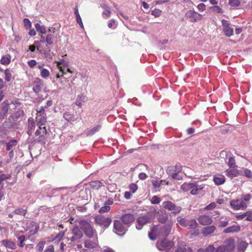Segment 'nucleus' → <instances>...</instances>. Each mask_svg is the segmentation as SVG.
<instances>
[{
  "instance_id": "54",
  "label": "nucleus",
  "mask_w": 252,
  "mask_h": 252,
  "mask_svg": "<svg viewBox=\"0 0 252 252\" xmlns=\"http://www.w3.org/2000/svg\"><path fill=\"white\" fill-rule=\"evenodd\" d=\"M161 13V11L158 10V9H155L152 11V14L155 17H159Z\"/></svg>"
},
{
  "instance_id": "61",
  "label": "nucleus",
  "mask_w": 252,
  "mask_h": 252,
  "mask_svg": "<svg viewBox=\"0 0 252 252\" xmlns=\"http://www.w3.org/2000/svg\"><path fill=\"white\" fill-rule=\"evenodd\" d=\"M76 21L77 23L82 28H84V26L82 21L80 15L76 17Z\"/></svg>"
},
{
  "instance_id": "7",
  "label": "nucleus",
  "mask_w": 252,
  "mask_h": 252,
  "mask_svg": "<svg viewBox=\"0 0 252 252\" xmlns=\"http://www.w3.org/2000/svg\"><path fill=\"white\" fill-rule=\"evenodd\" d=\"M230 206L233 209L235 210H245L248 205L244 201L241 199H233L230 202Z\"/></svg>"
},
{
  "instance_id": "33",
  "label": "nucleus",
  "mask_w": 252,
  "mask_h": 252,
  "mask_svg": "<svg viewBox=\"0 0 252 252\" xmlns=\"http://www.w3.org/2000/svg\"><path fill=\"white\" fill-rule=\"evenodd\" d=\"M57 64V67L58 68L59 66H62L63 67H68L69 65V62L66 61L64 58H62L58 61L55 62Z\"/></svg>"
},
{
  "instance_id": "39",
  "label": "nucleus",
  "mask_w": 252,
  "mask_h": 252,
  "mask_svg": "<svg viewBox=\"0 0 252 252\" xmlns=\"http://www.w3.org/2000/svg\"><path fill=\"white\" fill-rule=\"evenodd\" d=\"M11 176L10 174H2L0 172V185L5 180L9 179L11 178Z\"/></svg>"
},
{
  "instance_id": "10",
  "label": "nucleus",
  "mask_w": 252,
  "mask_h": 252,
  "mask_svg": "<svg viewBox=\"0 0 252 252\" xmlns=\"http://www.w3.org/2000/svg\"><path fill=\"white\" fill-rule=\"evenodd\" d=\"M221 24L225 34L228 37L232 36L233 34V29L230 27V22L228 21L222 20Z\"/></svg>"
},
{
  "instance_id": "15",
  "label": "nucleus",
  "mask_w": 252,
  "mask_h": 252,
  "mask_svg": "<svg viewBox=\"0 0 252 252\" xmlns=\"http://www.w3.org/2000/svg\"><path fill=\"white\" fill-rule=\"evenodd\" d=\"M225 173L226 175L230 178H234L240 175V169L237 167L227 169L225 170Z\"/></svg>"
},
{
  "instance_id": "58",
  "label": "nucleus",
  "mask_w": 252,
  "mask_h": 252,
  "mask_svg": "<svg viewBox=\"0 0 252 252\" xmlns=\"http://www.w3.org/2000/svg\"><path fill=\"white\" fill-rule=\"evenodd\" d=\"M216 203L215 202H212V203H210V204H209L208 205H207L205 207V209L211 210V209H213L216 208Z\"/></svg>"
},
{
  "instance_id": "23",
  "label": "nucleus",
  "mask_w": 252,
  "mask_h": 252,
  "mask_svg": "<svg viewBox=\"0 0 252 252\" xmlns=\"http://www.w3.org/2000/svg\"><path fill=\"white\" fill-rule=\"evenodd\" d=\"M198 223L194 219L187 220L185 227L190 229H195L198 227Z\"/></svg>"
},
{
  "instance_id": "48",
  "label": "nucleus",
  "mask_w": 252,
  "mask_h": 252,
  "mask_svg": "<svg viewBox=\"0 0 252 252\" xmlns=\"http://www.w3.org/2000/svg\"><path fill=\"white\" fill-rule=\"evenodd\" d=\"M23 23H24V25L25 26V27L28 29H30L32 27V24L30 22V21L27 19V18H25L23 20Z\"/></svg>"
},
{
  "instance_id": "52",
  "label": "nucleus",
  "mask_w": 252,
  "mask_h": 252,
  "mask_svg": "<svg viewBox=\"0 0 252 252\" xmlns=\"http://www.w3.org/2000/svg\"><path fill=\"white\" fill-rule=\"evenodd\" d=\"M36 111L37 112V115H38L39 116L45 115L44 109L43 107H40L39 108H38Z\"/></svg>"
},
{
  "instance_id": "4",
  "label": "nucleus",
  "mask_w": 252,
  "mask_h": 252,
  "mask_svg": "<svg viewBox=\"0 0 252 252\" xmlns=\"http://www.w3.org/2000/svg\"><path fill=\"white\" fill-rule=\"evenodd\" d=\"M153 219V216L150 213H148L146 215L139 217L136 221V228L138 230L141 229L144 225L152 221Z\"/></svg>"
},
{
  "instance_id": "11",
  "label": "nucleus",
  "mask_w": 252,
  "mask_h": 252,
  "mask_svg": "<svg viewBox=\"0 0 252 252\" xmlns=\"http://www.w3.org/2000/svg\"><path fill=\"white\" fill-rule=\"evenodd\" d=\"M114 231L118 235H122L126 232V229L120 220H115L114 222Z\"/></svg>"
},
{
  "instance_id": "3",
  "label": "nucleus",
  "mask_w": 252,
  "mask_h": 252,
  "mask_svg": "<svg viewBox=\"0 0 252 252\" xmlns=\"http://www.w3.org/2000/svg\"><path fill=\"white\" fill-rule=\"evenodd\" d=\"M235 247L234 239L229 238L226 240L223 245L216 250L213 245H210L206 248V252H233Z\"/></svg>"
},
{
  "instance_id": "41",
  "label": "nucleus",
  "mask_w": 252,
  "mask_h": 252,
  "mask_svg": "<svg viewBox=\"0 0 252 252\" xmlns=\"http://www.w3.org/2000/svg\"><path fill=\"white\" fill-rule=\"evenodd\" d=\"M17 141L15 140H12L6 144V149L7 150H10L13 147H15L17 145Z\"/></svg>"
},
{
  "instance_id": "19",
  "label": "nucleus",
  "mask_w": 252,
  "mask_h": 252,
  "mask_svg": "<svg viewBox=\"0 0 252 252\" xmlns=\"http://www.w3.org/2000/svg\"><path fill=\"white\" fill-rule=\"evenodd\" d=\"M213 181L215 185L219 186L222 185L225 181V177L220 174L216 175L213 177Z\"/></svg>"
},
{
  "instance_id": "8",
  "label": "nucleus",
  "mask_w": 252,
  "mask_h": 252,
  "mask_svg": "<svg viewBox=\"0 0 252 252\" xmlns=\"http://www.w3.org/2000/svg\"><path fill=\"white\" fill-rule=\"evenodd\" d=\"M83 236L82 232L77 227L72 229V232L67 234V239L71 242L78 241Z\"/></svg>"
},
{
  "instance_id": "26",
  "label": "nucleus",
  "mask_w": 252,
  "mask_h": 252,
  "mask_svg": "<svg viewBox=\"0 0 252 252\" xmlns=\"http://www.w3.org/2000/svg\"><path fill=\"white\" fill-rule=\"evenodd\" d=\"M1 244L7 249L14 250L16 248V245L11 241L8 240H4L1 242Z\"/></svg>"
},
{
  "instance_id": "47",
  "label": "nucleus",
  "mask_w": 252,
  "mask_h": 252,
  "mask_svg": "<svg viewBox=\"0 0 252 252\" xmlns=\"http://www.w3.org/2000/svg\"><path fill=\"white\" fill-rule=\"evenodd\" d=\"M73 116L70 113L67 112L63 114V118L67 121H71L73 119Z\"/></svg>"
},
{
  "instance_id": "35",
  "label": "nucleus",
  "mask_w": 252,
  "mask_h": 252,
  "mask_svg": "<svg viewBox=\"0 0 252 252\" xmlns=\"http://www.w3.org/2000/svg\"><path fill=\"white\" fill-rule=\"evenodd\" d=\"M102 8L103 9L102 14L106 16V18H108L111 15V10L109 6L106 5H101Z\"/></svg>"
},
{
  "instance_id": "9",
  "label": "nucleus",
  "mask_w": 252,
  "mask_h": 252,
  "mask_svg": "<svg viewBox=\"0 0 252 252\" xmlns=\"http://www.w3.org/2000/svg\"><path fill=\"white\" fill-rule=\"evenodd\" d=\"M162 206L164 209L171 211V213L174 214H178L181 210V207L176 206L173 203L170 201H164L162 202Z\"/></svg>"
},
{
  "instance_id": "30",
  "label": "nucleus",
  "mask_w": 252,
  "mask_h": 252,
  "mask_svg": "<svg viewBox=\"0 0 252 252\" xmlns=\"http://www.w3.org/2000/svg\"><path fill=\"white\" fill-rule=\"evenodd\" d=\"M226 164L230 168L237 167L236 165L235 158L233 156H230L228 158V160L226 161Z\"/></svg>"
},
{
  "instance_id": "21",
  "label": "nucleus",
  "mask_w": 252,
  "mask_h": 252,
  "mask_svg": "<svg viewBox=\"0 0 252 252\" xmlns=\"http://www.w3.org/2000/svg\"><path fill=\"white\" fill-rule=\"evenodd\" d=\"M134 220L133 216L130 214H125L122 217V221L126 224H129Z\"/></svg>"
},
{
  "instance_id": "59",
  "label": "nucleus",
  "mask_w": 252,
  "mask_h": 252,
  "mask_svg": "<svg viewBox=\"0 0 252 252\" xmlns=\"http://www.w3.org/2000/svg\"><path fill=\"white\" fill-rule=\"evenodd\" d=\"M18 239L20 241L19 244H18L19 246L21 247H23L24 246L23 242L25 241V236L24 235H22L19 237Z\"/></svg>"
},
{
  "instance_id": "36",
  "label": "nucleus",
  "mask_w": 252,
  "mask_h": 252,
  "mask_svg": "<svg viewBox=\"0 0 252 252\" xmlns=\"http://www.w3.org/2000/svg\"><path fill=\"white\" fill-rule=\"evenodd\" d=\"M10 56L9 55H7L2 57L0 60V63L3 65H7L10 63Z\"/></svg>"
},
{
  "instance_id": "40",
  "label": "nucleus",
  "mask_w": 252,
  "mask_h": 252,
  "mask_svg": "<svg viewBox=\"0 0 252 252\" xmlns=\"http://www.w3.org/2000/svg\"><path fill=\"white\" fill-rule=\"evenodd\" d=\"M188 220H186L180 216H179L177 218V221L178 223L183 227H185Z\"/></svg>"
},
{
  "instance_id": "27",
  "label": "nucleus",
  "mask_w": 252,
  "mask_h": 252,
  "mask_svg": "<svg viewBox=\"0 0 252 252\" xmlns=\"http://www.w3.org/2000/svg\"><path fill=\"white\" fill-rule=\"evenodd\" d=\"M215 229L216 227L214 225L206 227L203 228L202 234L205 236L208 235L214 232Z\"/></svg>"
},
{
  "instance_id": "24",
  "label": "nucleus",
  "mask_w": 252,
  "mask_h": 252,
  "mask_svg": "<svg viewBox=\"0 0 252 252\" xmlns=\"http://www.w3.org/2000/svg\"><path fill=\"white\" fill-rule=\"evenodd\" d=\"M240 230V227L239 225H234L224 229L223 232L224 233H234L239 231Z\"/></svg>"
},
{
  "instance_id": "5",
  "label": "nucleus",
  "mask_w": 252,
  "mask_h": 252,
  "mask_svg": "<svg viewBox=\"0 0 252 252\" xmlns=\"http://www.w3.org/2000/svg\"><path fill=\"white\" fill-rule=\"evenodd\" d=\"M80 226L88 237L91 238L93 236L94 230L87 221L84 220H80Z\"/></svg>"
},
{
  "instance_id": "2",
  "label": "nucleus",
  "mask_w": 252,
  "mask_h": 252,
  "mask_svg": "<svg viewBox=\"0 0 252 252\" xmlns=\"http://www.w3.org/2000/svg\"><path fill=\"white\" fill-rule=\"evenodd\" d=\"M205 187V184H201L198 182L191 181L182 184L181 186V189L185 192L190 191L191 195H195L199 194Z\"/></svg>"
},
{
  "instance_id": "51",
  "label": "nucleus",
  "mask_w": 252,
  "mask_h": 252,
  "mask_svg": "<svg viewBox=\"0 0 252 252\" xmlns=\"http://www.w3.org/2000/svg\"><path fill=\"white\" fill-rule=\"evenodd\" d=\"M229 4L232 6H237L239 5L240 1L239 0H229Z\"/></svg>"
},
{
  "instance_id": "49",
  "label": "nucleus",
  "mask_w": 252,
  "mask_h": 252,
  "mask_svg": "<svg viewBox=\"0 0 252 252\" xmlns=\"http://www.w3.org/2000/svg\"><path fill=\"white\" fill-rule=\"evenodd\" d=\"M129 189L130 191L134 193L137 191L138 189V187L135 184L132 183L130 184L129 186Z\"/></svg>"
},
{
  "instance_id": "64",
  "label": "nucleus",
  "mask_w": 252,
  "mask_h": 252,
  "mask_svg": "<svg viewBox=\"0 0 252 252\" xmlns=\"http://www.w3.org/2000/svg\"><path fill=\"white\" fill-rule=\"evenodd\" d=\"M54 250V247L53 245H50L45 250L44 252H53Z\"/></svg>"
},
{
  "instance_id": "46",
  "label": "nucleus",
  "mask_w": 252,
  "mask_h": 252,
  "mask_svg": "<svg viewBox=\"0 0 252 252\" xmlns=\"http://www.w3.org/2000/svg\"><path fill=\"white\" fill-rule=\"evenodd\" d=\"M251 194L248 193L246 194H244L242 196V199H241V200L244 201V202H246L247 204V202H248L251 199Z\"/></svg>"
},
{
  "instance_id": "20",
  "label": "nucleus",
  "mask_w": 252,
  "mask_h": 252,
  "mask_svg": "<svg viewBox=\"0 0 252 252\" xmlns=\"http://www.w3.org/2000/svg\"><path fill=\"white\" fill-rule=\"evenodd\" d=\"M248 246V244L244 241H240L234 252H244Z\"/></svg>"
},
{
  "instance_id": "34",
  "label": "nucleus",
  "mask_w": 252,
  "mask_h": 252,
  "mask_svg": "<svg viewBox=\"0 0 252 252\" xmlns=\"http://www.w3.org/2000/svg\"><path fill=\"white\" fill-rule=\"evenodd\" d=\"M35 28L37 31L40 33L45 34L46 32V28L43 25H41L38 23H36L35 25Z\"/></svg>"
},
{
  "instance_id": "12",
  "label": "nucleus",
  "mask_w": 252,
  "mask_h": 252,
  "mask_svg": "<svg viewBox=\"0 0 252 252\" xmlns=\"http://www.w3.org/2000/svg\"><path fill=\"white\" fill-rule=\"evenodd\" d=\"M186 16L192 22H196L202 19V15L193 10H189L187 12Z\"/></svg>"
},
{
  "instance_id": "22",
  "label": "nucleus",
  "mask_w": 252,
  "mask_h": 252,
  "mask_svg": "<svg viewBox=\"0 0 252 252\" xmlns=\"http://www.w3.org/2000/svg\"><path fill=\"white\" fill-rule=\"evenodd\" d=\"M98 246V241L97 239L94 241L87 240L85 241V246L88 249H94L95 248Z\"/></svg>"
},
{
  "instance_id": "13",
  "label": "nucleus",
  "mask_w": 252,
  "mask_h": 252,
  "mask_svg": "<svg viewBox=\"0 0 252 252\" xmlns=\"http://www.w3.org/2000/svg\"><path fill=\"white\" fill-rule=\"evenodd\" d=\"M95 221L97 224L104 226L105 227H108L111 222V220L110 218H105L102 216L97 217L95 218Z\"/></svg>"
},
{
  "instance_id": "62",
  "label": "nucleus",
  "mask_w": 252,
  "mask_h": 252,
  "mask_svg": "<svg viewBox=\"0 0 252 252\" xmlns=\"http://www.w3.org/2000/svg\"><path fill=\"white\" fill-rule=\"evenodd\" d=\"M28 63V65L31 67H33L34 66L36 65V64H37V63L35 60H32L29 61Z\"/></svg>"
},
{
  "instance_id": "53",
  "label": "nucleus",
  "mask_w": 252,
  "mask_h": 252,
  "mask_svg": "<svg viewBox=\"0 0 252 252\" xmlns=\"http://www.w3.org/2000/svg\"><path fill=\"white\" fill-rule=\"evenodd\" d=\"M110 208L108 205H105L104 206L102 207L100 210L99 212L101 213H103L105 212H108L110 210Z\"/></svg>"
},
{
  "instance_id": "38",
  "label": "nucleus",
  "mask_w": 252,
  "mask_h": 252,
  "mask_svg": "<svg viewBox=\"0 0 252 252\" xmlns=\"http://www.w3.org/2000/svg\"><path fill=\"white\" fill-rule=\"evenodd\" d=\"M40 74L41 77L46 79L50 76V72L48 69L44 68L40 71Z\"/></svg>"
},
{
  "instance_id": "16",
  "label": "nucleus",
  "mask_w": 252,
  "mask_h": 252,
  "mask_svg": "<svg viewBox=\"0 0 252 252\" xmlns=\"http://www.w3.org/2000/svg\"><path fill=\"white\" fill-rule=\"evenodd\" d=\"M44 86L43 81L40 79H36L33 84V91L35 93H38L41 91Z\"/></svg>"
},
{
  "instance_id": "17",
  "label": "nucleus",
  "mask_w": 252,
  "mask_h": 252,
  "mask_svg": "<svg viewBox=\"0 0 252 252\" xmlns=\"http://www.w3.org/2000/svg\"><path fill=\"white\" fill-rule=\"evenodd\" d=\"M198 220L199 222L203 225H209L212 222L211 218L206 215L200 216L198 217Z\"/></svg>"
},
{
  "instance_id": "56",
  "label": "nucleus",
  "mask_w": 252,
  "mask_h": 252,
  "mask_svg": "<svg viewBox=\"0 0 252 252\" xmlns=\"http://www.w3.org/2000/svg\"><path fill=\"white\" fill-rule=\"evenodd\" d=\"M246 215V220L248 221H252V211L247 212L245 213Z\"/></svg>"
},
{
  "instance_id": "18",
  "label": "nucleus",
  "mask_w": 252,
  "mask_h": 252,
  "mask_svg": "<svg viewBox=\"0 0 252 252\" xmlns=\"http://www.w3.org/2000/svg\"><path fill=\"white\" fill-rule=\"evenodd\" d=\"M175 252H192L190 248L187 247L184 242H180Z\"/></svg>"
},
{
  "instance_id": "31",
  "label": "nucleus",
  "mask_w": 252,
  "mask_h": 252,
  "mask_svg": "<svg viewBox=\"0 0 252 252\" xmlns=\"http://www.w3.org/2000/svg\"><path fill=\"white\" fill-rule=\"evenodd\" d=\"M29 226H31L32 228L29 231V234L32 235L35 234L38 231V227L36 223L34 222L31 221L29 222Z\"/></svg>"
},
{
  "instance_id": "45",
  "label": "nucleus",
  "mask_w": 252,
  "mask_h": 252,
  "mask_svg": "<svg viewBox=\"0 0 252 252\" xmlns=\"http://www.w3.org/2000/svg\"><path fill=\"white\" fill-rule=\"evenodd\" d=\"M100 128V126H95L92 128L90 130L88 131V135H93L94 133H95L96 132L98 131Z\"/></svg>"
},
{
  "instance_id": "44",
  "label": "nucleus",
  "mask_w": 252,
  "mask_h": 252,
  "mask_svg": "<svg viewBox=\"0 0 252 252\" xmlns=\"http://www.w3.org/2000/svg\"><path fill=\"white\" fill-rule=\"evenodd\" d=\"M161 201V199L158 196L155 195L151 199V202L153 204H158Z\"/></svg>"
},
{
  "instance_id": "37",
  "label": "nucleus",
  "mask_w": 252,
  "mask_h": 252,
  "mask_svg": "<svg viewBox=\"0 0 252 252\" xmlns=\"http://www.w3.org/2000/svg\"><path fill=\"white\" fill-rule=\"evenodd\" d=\"M5 79L6 81L9 82L12 78V75L11 71L9 69H6L4 71Z\"/></svg>"
},
{
  "instance_id": "28",
  "label": "nucleus",
  "mask_w": 252,
  "mask_h": 252,
  "mask_svg": "<svg viewBox=\"0 0 252 252\" xmlns=\"http://www.w3.org/2000/svg\"><path fill=\"white\" fill-rule=\"evenodd\" d=\"M86 100L87 97L86 96L83 94L78 95L76 99L75 104L80 107Z\"/></svg>"
},
{
  "instance_id": "25",
  "label": "nucleus",
  "mask_w": 252,
  "mask_h": 252,
  "mask_svg": "<svg viewBox=\"0 0 252 252\" xmlns=\"http://www.w3.org/2000/svg\"><path fill=\"white\" fill-rule=\"evenodd\" d=\"M240 176H243L248 178H252V171L251 170L243 167L240 169Z\"/></svg>"
},
{
  "instance_id": "63",
  "label": "nucleus",
  "mask_w": 252,
  "mask_h": 252,
  "mask_svg": "<svg viewBox=\"0 0 252 252\" xmlns=\"http://www.w3.org/2000/svg\"><path fill=\"white\" fill-rule=\"evenodd\" d=\"M138 177L140 180H144L147 178V175L145 173L141 172L139 174Z\"/></svg>"
},
{
  "instance_id": "14",
  "label": "nucleus",
  "mask_w": 252,
  "mask_h": 252,
  "mask_svg": "<svg viewBox=\"0 0 252 252\" xmlns=\"http://www.w3.org/2000/svg\"><path fill=\"white\" fill-rule=\"evenodd\" d=\"M49 32L46 36V42L49 45L52 44L54 39L56 37L55 36V29L53 27H50L48 30Z\"/></svg>"
},
{
  "instance_id": "1",
  "label": "nucleus",
  "mask_w": 252,
  "mask_h": 252,
  "mask_svg": "<svg viewBox=\"0 0 252 252\" xmlns=\"http://www.w3.org/2000/svg\"><path fill=\"white\" fill-rule=\"evenodd\" d=\"M172 223L170 222L164 226L160 225L154 226L149 233V237L151 240H156L158 237H164L167 236L171 232Z\"/></svg>"
},
{
  "instance_id": "29",
  "label": "nucleus",
  "mask_w": 252,
  "mask_h": 252,
  "mask_svg": "<svg viewBox=\"0 0 252 252\" xmlns=\"http://www.w3.org/2000/svg\"><path fill=\"white\" fill-rule=\"evenodd\" d=\"M35 127V123L33 118H29L28 120V133L29 135L32 134V130Z\"/></svg>"
},
{
  "instance_id": "43",
  "label": "nucleus",
  "mask_w": 252,
  "mask_h": 252,
  "mask_svg": "<svg viewBox=\"0 0 252 252\" xmlns=\"http://www.w3.org/2000/svg\"><path fill=\"white\" fill-rule=\"evenodd\" d=\"M14 213L15 214L24 216L27 213V211L23 208H18L14 210Z\"/></svg>"
},
{
  "instance_id": "32",
  "label": "nucleus",
  "mask_w": 252,
  "mask_h": 252,
  "mask_svg": "<svg viewBox=\"0 0 252 252\" xmlns=\"http://www.w3.org/2000/svg\"><path fill=\"white\" fill-rule=\"evenodd\" d=\"M36 119V121H37V125L38 126H42L44 125L46 122V118L45 115L41 116L37 115Z\"/></svg>"
},
{
  "instance_id": "60",
  "label": "nucleus",
  "mask_w": 252,
  "mask_h": 252,
  "mask_svg": "<svg viewBox=\"0 0 252 252\" xmlns=\"http://www.w3.org/2000/svg\"><path fill=\"white\" fill-rule=\"evenodd\" d=\"M167 220V216L166 215H164L159 217L158 218V220L160 222L164 223Z\"/></svg>"
},
{
  "instance_id": "6",
  "label": "nucleus",
  "mask_w": 252,
  "mask_h": 252,
  "mask_svg": "<svg viewBox=\"0 0 252 252\" xmlns=\"http://www.w3.org/2000/svg\"><path fill=\"white\" fill-rule=\"evenodd\" d=\"M174 245L173 242L167 240L158 241L157 243V247L159 250L165 251L166 252H169Z\"/></svg>"
},
{
  "instance_id": "57",
  "label": "nucleus",
  "mask_w": 252,
  "mask_h": 252,
  "mask_svg": "<svg viewBox=\"0 0 252 252\" xmlns=\"http://www.w3.org/2000/svg\"><path fill=\"white\" fill-rule=\"evenodd\" d=\"M91 186H92L93 187H95L97 188H99L101 186V183L99 181H94V182H92L91 183Z\"/></svg>"
},
{
  "instance_id": "55",
  "label": "nucleus",
  "mask_w": 252,
  "mask_h": 252,
  "mask_svg": "<svg viewBox=\"0 0 252 252\" xmlns=\"http://www.w3.org/2000/svg\"><path fill=\"white\" fill-rule=\"evenodd\" d=\"M115 21L114 19L110 20L108 24V26L109 28L115 29L116 26H115Z\"/></svg>"
},
{
  "instance_id": "50",
  "label": "nucleus",
  "mask_w": 252,
  "mask_h": 252,
  "mask_svg": "<svg viewBox=\"0 0 252 252\" xmlns=\"http://www.w3.org/2000/svg\"><path fill=\"white\" fill-rule=\"evenodd\" d=\"M171 176L173 179L177 180H180L182 178V175H180V173H179V172L173 173L171 175Z\"/></svg>"
},
{
  "instance_id": "42",
  "label": "nucleus",
  "mask_w": 252,
  "mask_h": 252,
  "mask_svg": "<svg viewBox=\"0 0 252 252\" xmlns=\"http://www.w3.org/2000/svg\"><path fill=\"white\" fill-rule=\"evenodd\" d=\"M153 186L156 188H159L161 185H162V182H165V181H158L156 180H153L151 181Z\"/></svg>"
}]
</instances>
